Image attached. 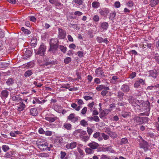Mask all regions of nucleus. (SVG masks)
<instances>
[{"instance_id": "52", "label": "nucleus", "mask_w": 159, "mask_h": 159, "mask_svg": "<svg viewBox=\"0 0 159 159\" xmlns=\"http://www.w3.org/2000/svg\"><path fill=\"white\" fill-rule=\"evenodd\" d=\"M70 87V84H62L61 86V88H66V89H68Z\"/></svg>"}, {"instance_id": "61", "label": "nucleus", "mask_w": 159, "mask_h": 159, "mask_svg": "<svg viewBox=\"0 0 159 159\" xmlns=\"http://www.w3.org/2000/svg\"><path fill=\"white\" fill-rule=\"evenodd\" d=\"M76 100L77 102V103L79 105V106H80V105H81L84 103L83 100L82 99H77Z\"/></svg>"}, {"instance_id": "49", "label": "nucleus", "mask_w": 159, "mask_h": 159, "mask_svg": "<svg viewBox=\"0 0 159 159\" xmlns=\"http://www.w3.org/2000/svg\"><path fill=\"white\" fill-rule=\"evenodd\" d=\"M90 136H82V140L84 142H86L89 139Z\"/></svg>"}, {"instance_id": "30", "label": "nucleus", "mask_w": 159, "mask_h": 159, "mask_svg": "<svg viewBox=\"0 0 159 159\" xmlns=\"http://www.w3.org/2000/svg\"><path fill=\"white\" fill-rule=\"evenodd\" d=\"M33 74V72L31 70H28L25 72L24 75L25 77L27 78L31 75Z\"/></svg>"}, {"instance_id": "19", "label": "nucleus", "mask_w": 159, "mask_h": 159, "mask_svg": "<svg viewBox=\"0 0 159 159\" xmlns=\"http://www.w3.org/2000/svg\"><path fill=\"white\" fill-rule=\"evenodd\" d=\"M96 89L97 91H99L102 89L109 90L110 89L108 87L106 86L105 85L101 84L98 85L96 88Z\"/></svg>"}, {"instance_id": "1", "label": "nucleus", "mask_w": 159, "mask_h": 159, "mask_svg": "<svg viewBox=\"0 0 159 159\" xmlns=\"http://www.w3.org/2000/svg\"><path fill=\"white\" fill-rule=\"evenodd\" d=\"M58 43L59 41L57 39H51L49 43L50 48L48 51L54 53L58 48Z\"/></svg>"}, {"instance_id": "31", "label": "nucleus", "mask_w": 159, "mask_h": 159, "mask_svg": "<svg viewBox=\"0 0 159 159\" xmlns=\"http://www.w3.org/2000/svg\"><path fill=\"white\" fill-rule=\"evenodd\" d=\"M71 107L77 111H79L81 108L80 106H78L75 103H72L71 105Z\"/></svg>"}, {"instance_id": "21", "label": "nucleus", "mask_w": 159, "mask_h": 159, "mask_svg": "<svg viewBox=\"0 0 159 159\" xmlns=\"http://www.w3.org/2000/svg\"><path fill=\"white\" fill-rule=\"evenodd\" d=\"M134 119L135 122L139 124H141L143 123L142 117L136 116L134 117Z\"/></svg>"}, {"instance_id": "13", "label": "nucleus", "mask_w": 159, "mask_h": 159, "mask_svg": "<svg viewBox=\"0 0 159 159\" xmlns=\"http://www.w3.org/2000/svg\"><path fill=\"white\" fill-rule=\"evenodd\" d=\"M95 72L98 77H102L105 76L104 72L101 68L99 67L96 70Z\"/></svg>"}, {"instance_id": "41", "label": "nucleus", "mask_w": 159, "mask_h": 159, "mask_svg": "<svg viewBox=\"0 0 159 159\" xmlns=\"http://www.w3.org/2000/svg\"><path fill=\"white\" fill-rule=\"evenodd\" d=\"M92 5L93 7L95 8H97L99 7V3L97 2H93L92 3Z\"/></svg>"}, {"instance_id": "50", "label": "nucleus", "mask_w": 159, "mask_h": 159, "mask_svg": "<svg viewBox=\"0 0 159 159\" xmlns=\"http://www.w3.org/2000/svg\"><path fill=\"white\" fill-rule=\"evenodd\" d=\"M110 136L113 139H115L117 137V135L116 133L114 132H112Z\"/></svg>"}, {"instance_id": "9", "label": "nucleus", "mask_w": 159, "mask_h": 159, "mask_svg": "<svg viewBox=\"0 0 159 159\" xmlns=\"http://www.w3.org/2000/svg\"><path fill=\"white\" fill-rule=\"evenodd\" d=\"M49 2L52 4H54L57 7V8H62L63 5L60 2L59 0H49Z\"/></svg>"}, {"instance_id": "26", "label": "nucleus", "mask_w": 159, "mask_h": 159, "mask_svg": "<svg viewBox=\"0 0 159 159\" xmlns=\"http://www.w3.org/2000/svg\"><path fill=\"white\" fill-rule=\"evenodd\" d=\"M105 151L109 152L111 153H115V151L112 148V146L107 147L104 148Z\"/></svg>"}, {"instance_id": "56", "label": "nucleus", "mask_w": 159, "mask_h": 159, "mask_svg": "<svg viewBox=\"0 0 159 159\" xmlns=\"http://www.w3.org/2000/svg\"><path fill=\"white\" fill-rule=\"evenodd\" d=\"M83 13L78 11H76L74 12V15L76 16H80L83 15Z\"/></svg>"}, {"instance_id": "64", "label": "nucleus", "mask_w": 159, "mask_h": 159, "mask_svg": "<svg viewBox=\"0 0 159 159\" xmlns=\"http://www.w3.org/2000/svg\"><path fill=\"white\" fill-rule=\"evenodd\" d=\"M100 159H110V157L106 155L103 154L101 156Z\"/></svg>"}, {"instance_id": "29", "label": "nucleus", "mask_w": 159, "mask_h": 159, "mask_svg": "<svg viewBox=\"0 0 159 159\" xmlns=\"http://www.w3.org/2000/svg\"><path fill=\"white\" fill-rule=\"evenodd\" d=\"M11 99L16 102H18L22 100V98L19 97V96H13L11 97Z\"/></svg>"}, {"instance_id": "59", "label": "nucleus", "mask_w": 159, "mask_h": 159, "mask_svg": "<svg viewBox=\"0 0 159 159\" xmlns=\"http://www.w3.org/2000/svg\"><path fill=\"white\" fill-rule=\"evenodd\" d=\"M93 20L95 22H98L99 20V17L98 15H95L93 18Z\"/></svg>"}, {"instance_id": "57", "label": "nucleus", "mask_w": 159, "mask_h": 159, "mask_svg": "<svg viewBox=\"0 0 159 159\" xmlns=\"http://www.w3.org/2000/svg\"><path fill=\"white\" fill-rule=\"evenodd\" d=\"M66 155V153L65 152L61 151V157L60 158L61 159H63L65 158V157Z\"/></svg>"}, {"instance_id": "45", "label": "nucleus", "mask_w": 159, "mask_h": 159, "mask_svg": "<svg viewBox=\"0 0 159 159\" xmlns=\"http://www.w3.org/2000/svg\"><path fill=\"white\" fill-rule=\"evenodd\" d=\"M129 115V113L125 111L121 113V116L123 118H126Z\"/></svg>"}, {"instance_id": "23", "label": "nucleus", "mask_w": 159, "mask_h": 159, "mask_svg": "<svg viewBox=\"0 0 159 159\" xmlns=\"http://www.w3.org/2000/svg\"><path fill=\"white\" fill-rule=\"evenodd\" d=\"M108 113V111L106 109L102 111L100 113L99 116L101 118H103Z\"/></svg>"}, {"instance_id": "12", "label": "nucleus", "mask_w": 159, "mask_h": 159, "mask_svg": "<svg viewBox=\"0 0 159 159\" xmlns=\"http://www.w3.org/2000/svg\"><path fill=\"white\" fill-rule=\"evenodd\" d=\"M149 76L152 77L153 78H156L158 75V72L156 70H151L149 71Z\"/></svg>"}, {"instance_id": "17", "label": "nucleus", "mask_w": 159, "mask_h": 159, "mask_svg": "<svg viewBox=\"0 0 159 159\" xmlns=\"http://www.w3.org/2000/svg\"><path fill=\"white\" fill-rule=\"evenodd\" d=\"M101 134L99 132H96L93 134V137L94 138L97 139L99 141H101L103 140L102 138L101 137Z\"/></svg>"}, {"instance_id": "63", "label": "nucleus", "mask_w": 159, "mask_h": 159, "mask_svg": "<svg viewBox=\"0 0 159 159\" xmlns=\"http://www.w3.org/2000/svg\"><path fill=\"white\" fill-rule=\"evenodd\" d=\"M108 90H102L101 93V94L103 97L105 96L108 92Z\"/></svg>"}, {"instance_id": "55", "label": "nucleus", "mask_w": 159, "mask_h": 159, "mask_svg": "<svg viewBox=\"0 0 159 159\" xmlns=\"http://www.w3.org/2000/svg\"><path fill=\"white\" fill-rule=\"evenodd\" d=\"M87 110L86 107H84L81 111V113L83 115H84L86 114Z\"/></svg>"}, {"instance_id": "11", "label": "nucleus", "mask_w": 159, "mask_h": 159, "mask_svg": "<svg viewBox=\"0 0 159 159\" xmlns=\"http://www.w3.org/2000/svg\"><path fill=\"white\" fill-rule=\"evenodd\" d=\"M145 84V81L142 79H139L138 80L136 81L134 84V87L135 88H138L140 86V85H143Z\"/></svg>"}, {"instance_id": "5", "label": "nucleus", "mask_w": 159, "mask_h": 159, "mask_svg": "<svg viewBox=\"0 0 159 159\" xmlns=\"http://www.w3.org/2000/svg\"><path fill=\"white\" fill-rule=\"evenodd\" d=\"M44 61L45 63L43 64V65L44 66L49 65H55L57 64L56 61H51L49 60V58L47 57H45L44 59Z\"/></svg>"}, {"instance_id": "20", "label": "nucleus", "mask_w": 159, "mask_h": 159, "mask_svg": "<svg viewBox=\"0 0 159 159\" xmlns=\"http://www.w3.org/2000/svg\"><path fill=\"white\" fill-rule=\"evenodd\" d=\"M47 143L44 142L43 143L39 144L38 148L41 150L45 151L46 150V147H47Z\"/></svg>"}, {"instance_id": "51", "label": "nucleus", "mask_w": 159, "mask_h": 159, "mask_svg": "<svg viewBox=\"0 0 159 159\" xmlns=\"http://www.w3.org/2000/svg\"><path fill=\"white\" fill-rule=\"evenodd\" d=\"M12 154V151H10L6 153L5 154V156L6 157L9 158L11 156Z\"/></svg>"}, {"instance_id": "18", "label": "nucleus", "mask_w": 159, "mask_h": 159, "mask_svg": "<svg viewBox=\"0 0 159 159\" xmlns=\"http://www.w3.org/2000/svg\"><path fill=\"white\" fill-rule=\"evenodd\" d=\"M109 13V11L108 9L105 8L99 10V13L101 16H106Z\"/></svg>"}, {"instance_id": "10", "label": "nucleus", "mask_w": 159, "mask_h": 159, "mask_svg": "<svg viewBox=\"0 0 159 159\" xmlns=\"http://www.w3.org/2000/svg\"><path fill=\"white\" fill-rule=\"evenodd\" d=\"M62 143V139L61 137H57L55 139L54 142V144L57 147H60Z\"/></svg>"}, {"instance_id": "47", "label": "nucleus", "mask_w": 159, "mask_h": 159, "mask_svg": "<svg viewBox=\"0 0 159 159\" xmlns=\"http://www.w3.org/2000/svg\"><path fill=\"white\" fill-rule=\"evenodd\" d=\"M80 124L83 126L85 127L88 125V123L84 120H82L80 122Z\"/></svg>"}, {"instance_id": "35", "label": "nucleus", "mask_w": 159, "mask_h": 159, "mask_svg": "<svg viewBox=\"0 0 159 159\" xmlns=\"http://www.w3.org/2000/svg\"><path fill=\"white\" fill-rule=\"evenodd\" d=\"M64 127L68 130H70L71 129V125L70 123H65Z\"/></svg>"}, {"instance_id": "32", "label": "nucleus", "mask_w": 159, "mask_h": 159, "mask_svg": "<svg viewBox=\"0 0 159 159\" xmlns=\"http://www.w3.org/2000/svg\"><path fill=\"white\" fill-rule=\"evenodd\" d=\"M85 151L86 153L90 154L93 153L94 152V150L90 148H86Z\"/></svg>"}, {"instance_id": "34", "label": "nucleus", "mask_w": 159, "mask_h": 159, "mask_svg": "<svg viewBox=\"0 0 159 159\" xmlns=\"http://www.w3.org/2000/svg\"><path fill=\"white\" fill-rule=\"evenodd\" d=\"M116 15V13L115 11H114L110 14L109 17V18L111 20H113L115 19Z\"/></svg>"}, {"instance_id": "8", "label": "nucleus", "mask_w": 159, "mask_h": 159, "mask_svg": "<svg viewBox=\"0 0 159 159\" xmlns=\"http://www.w3.org/2000/svg\"><path fill=\"white\" fill-rule=\"evenodd\" d=\"M7 89L3 90L1 92L0 96L3 100L6 99L9 95V92L7 90Z\"/></svg>"}, {"instance_id": "33", "label": "nucleus", "mask_w": 159, "mask_h": 159, "mask_svg": "<svg viewBox=\"0 0 159 159\" xmlns=\"http://www.w3.org/2000/svg\"><path fill=\"white\" fill-rule=\"evenodd\" d=\"M124 93L121 91H119L118 92L117 96L119 99V100L122 101L123 98Z\"/></svg>"}, {"instance_id": "37", "label": "nucleus", "mask_w": 159, "mask_h": 159, "mask_svg": "<svg viewBox=\"0 0 159 159\" xmlns=\"http://www.w3.org/2000/svg\"><path fill=\"white\" fill-rule=\"evenodd\" d=\"M59 49L64 53H65L67 50V48L63 45H60Z\"/></svg>"}, {"instance_id": "60", "label": "nucleus", "mask_w": 159, "mask_h": 159, "mask_svg": "<svg viewBox=\"0 0 159 159\" xmlns=\"http://www.w3.org/2000/svg\"><path fill=\"white\" fill-rule=\"evenodd\" d=\"M80 129H77L73 133V134L74 136H77L78 135H79V134H80Z\"/></svg>"}, {"instance_id": "43", "label": "nucleus", "mask_w": 159, "mask_h": 159, "mask_svg": "<svg viewBox=\"0 0 159 159\" xmlns=\"http://www.w3.org/2000/svg\"><path fill=\"white\" fill-rule=\"evenodd\" d=\"M32 53L30 50H26L25 53V55L27 57H29L31 55Z\"/></svg>"}, {"instance_id": "48", "label": "nucleus", "mask_w": 159, "mask_h": 159, "mask_svg": "<svg viewBox=\"0 0 159 159\" xmlns=\"http://www.w3.org/2000/svg\"><path fill=\"white\" fill-rule=\"evenodd\" d=\"M45 119L49 121V122H53L55 120V118L53 117H46L45 118Z\"/></svg>"}, {"instance_id": "28", "label": "nucleus", "mask_w": 159, "mask_h": 159, "mask_svg": "<svg viewBox=\"0 0 159 159\" xmlns=\"http://www.w3.org/2000/svg\"><path fill=\"white\" fill-rule=\"evenodd\" d=\"M30 113L31 115L34 116H35L38 114V111L36 109L33 108L30 110Z\"/></svg>"}, {"instance_id": "46", "label": "nucleus", "mask_w": 159, "mask_h": 159, "mask_svg": "<svg viewBox=\"0 0 159 159\" xmlns=\"http://www.w3.org/2000/svg\"><path fill=\"white\" fill-rule=\"evenodd\" d=\"M39 156L41 157H47L49 156V155L47 153H42L39 154Z\"/></svg>"}, {"instance_id": "7", "label": "nucleus", "mask_w": 159, "mask_h": 159, "mask_svg": "<svg viewBox=\"0 0 159 159\" xmlns=\"http://www.w3.org/2000/svg\"><path fill=\"white\" fill-rule=\"evenodd\" d=\"M79 117L75 116V114L74 113L70 114L67 118V119L71 121V122L75 123L78 120Z\"/></svg>"}, {"instance_id": "24", "label": "nucleus", "mask_w": 159, "mask_h": 159, "mask_svg": "<svg viewBox=\"0 0 159 159\" xmlns=\"http://www.w3.org/2000/svg\"><path fill=\"white\" fill-rule=\"evenodd\" d=\"M18 104L19 105L17 109V110L18 111L20 112L24 109L25 105L23 102H20Z\"/></svg>"}, {"instance_id": "6", "label": "nucleus", "mask_w": 159, "mask_h": 159, "mask_svg": "<svg viewBox=\"0 0 159 159\" xmlns=\"http://www.w3.org/2000/svg\"><path fill=\"white\" fill-rule=\"evenodd\" d=\"M58 37L59 39H64L66 35V32L60 28L58 29Z\"/></svg>"}, {"instance_id": "2", "label": "nucleus", "mask_w": 159, "mask_h": 159, "mask_svg": "<svg viewBox=\"0 0 159 159\" xmlns=\"http://www.w3.org/2000/svg\"><path fill=\"white\" fill-rule=\"evenodd\" d=\"M145 105H146V106L145 105L142 108L141 111L143 112L140 113V115L141 116H148L149 115V111L150 109L149 102L147 101Z\"/></svg>"}, {"instance_id": "40", "label": "nucleus", "mask_w": 159, "mask_h": 159, "mask_svg": "<svg viewBox=\"0 0 159 159\" xmlns=\"http://www.w3.org/2000/svg\"><path fill=\"white\" fill-rule=\"evenodd\" d=\"M2 150L4 152H6L10 149L9 147L7 145H3L2 147Z\"/></svg>"}, {"instance_id": "16", "label": "nucleus", "mask_w": 159, "mask_h": 159, "mask_svg": "<svg viewBox=\"0 0 159 159\" xmlns=\"http://www.w3.org/2000/svg\"><path fill=\"white\" fill-rule=\"evenodd\" d=\"M88 146L93 150L97 149L99 145L98 143L94 142H93L89 143L88 144Z\"/></svg>"}, {"instance_id": "22", "label": "nucleus", "mask_w": 159, "mask_h": 159, "mask_svg": "<svg viewBox=\"0 0 159 159\" xmlns=\"http://www.w3.org/2000/svg\"><path fill=\"white\" fill-rule=\"evenodd\" d=\"M14 80L12 78H10L6 80V83L9 86H12L14 83Z\"/></svg>"}, {"instance_id": "62", "label": "nucleus", "mask_w": 159, "mask_h": 159, "mask_svg": "<svg viewBox=\"0 0 159 159\" xmlns=\"http://www.w3.org/2000/svg\"><path fill=\"white\" fill-rule=\"evenodd\" d=\"M74 2L76 3L79 5H82L83 3V1L82 0H73Z\"/></svg>"}, {"instance_id": "58", "label": "nucleus", "mask_w": 159, "mask_h": 159, "mask_svg": "<svg viewBox=\"0 0 159 159\" xmlns=\"http://www.w3.org/2000/svg\"><path fill=\"white\" fill-rule=\"evenodd\" d=\"M96 40L98 42L101 43L103 42V39L100 37H98L96 38Z\"/></svg>"}, {"instance_id": "42", "label": "nucleus", "mask_w": 159, "mask_h": 159, "mask_svg": "<svg viewBox=\"0 0 159 159\" xmlns=\"http://www.w3.org/2000/svg\"><path fill=\"white\" fill-rule=\"evenodd\" d=\"M34 99L32 101L33 104H34L36 102L40 104H41L42 103V102L40 101L37 98H34Z\"/></svg>"}, {"instance_id": "44", "label": "nucleus", "mask_w": 159, "mask_h": 159, "mask_svg": "<svg viewBox=\"0 0 159 159\" xmlns=\"http://www.w3.org/2000/svg\"><path fill=\"white\" fill-rule=\"evenodd\" d=\"M101 135L102 136L101 137L104 140H107L109 138V136L104 133H102Z\"/></svg>"}, {"instance_id": "15", "label": "nucleus", "mask_w": 159, "mask_h": 159, "mask_svg": "<svg viewBox=\"0 0 159 159\" xmlns=\"http://www.w3.org/2000/svg\"><path fill=\"white\" fill-rule=\"evenodd\" d=\"M121 90L125 93L128 92L130 90V88L129 86L126 84H124L122 85Z\"/></svg>"}, {"instance_id": "54", "label": "nucleus", "mask_w": 159, "mask_h": 159, "mask_svg": "<svg viewBox=\"0 0 159 159\" xmlns=\"http://www.w3.org/2000/svg\"><path fill=\"white\" fill-rule=\"evenodd\" d=\"M87 132L90 136V135L92 134V133L93 132V130L89 127L87 128Z\"/></svg>"}, {"instance_id": "39", "label": "nucleus", "mask_w": 159, "mask_h": 159, "mask_svg": "<svg viewBox=\"0 0 159 159\" xmlns=\"http://www.w3.org/2000/svg\"><path fill=\"white\" fill-rule=\"evenodd\" d=\"M71 61V58L70 57H67L65 58L64 62L65 64H68Z\"/></svg>"}, {"instance_id": "36", "label": "nucleus", "mask_w": 159, "mask_h": 159, "mask_svg": "<svg viewBox=\"0 0 159 159\" xmlns=\"http://www.w3.org/2000/svg\"><path fill=\"white\" fill-rule=\"evenodd\" d=\"M21 30L25 34H29L31 33L30 31L27 29H25L24 27L21 28Z\"/></svg>"}, {"instance_id": "14", "label": "nucleus", "mask_w": 159, "mask_h": 159, "mask_svg": "<svg viewBox=\"0 0 159 159\" xmlns=\"http://www.w3.org/2000/svg\"><path fill=\"white\" fill-rule=\"evenodd\" d=\"M77 145V143L76 142L73 141L70 143H68L66 145V147L67 149H71L75 148Z\"/></svg>"}, {"instance_id": "53", "label": "nucleus", "mask_w": 159, "mask_h": 159, "mask_svg": "<svg viewBox=\"0 0 159 159\" xmlns=\"http://www.w3.org/2000/svg\"><path fill=\"white\" fill-rule=\"evenodd\" d=\"M80 134H79V136L81 138H82V136H84V135H85L86 134V132L85 131L82 130H80Z\"/></svg>"}, {"instance_id": "4", "label": "nucleus", "mask_w": 159, "mask_h": 159, "mask_svg": "<svg viewBox=\"0 0 159 159\" xmlns=\"http://www.w3.org/2000/svg\"><path fill=\"white\" fill-rule=\"evenodd\" d=\"M139 148L143 149L145 152H146L148 150V143L144 139L139 140Z\"/></svg>"}, {"instance_id": "3", "label": "nucleus", "mask_w": 159, "mask_h": 159, "mask_svg": "<svg viewBox=\"0 0 159 159\" xmlns=\"http://www.w3.org/2000/svg\"><path fill=\"white\" fill-rule=\"evenodd\" d=\"M46 51V47L43 44H41L39 49L37 50H34V52L36 54L39 55L41 56H44V52Z\"/></svg>"}, {"instance_id": "25", "label": "nucleus", "mask_w": 159, "mask_h": 159, "mask_svg": "<svg viewBox=\"0 0 159 159\" xmlns=\"http://www.w3.org/2000/svg\"><path fill=\"white\" fill-rule=\"evenodd\" d=\"M159 2V0H150L149 5L152 7H153L158 4Z\"/></svg>"}, {"instance_id": "27", "label": "nucleus", "mask_w": 159, "mask_h": 159, "mask_svg": "<svg viewBox=\"0 0 159 159\" xmlns=\"http://www.w3.org/2000/svg\"><path fill=\"white\" fill-rule=\"evenodd\" d=\"M101 26L104 30H106L108 27L109 25L107 22H103L101 23Z\"/></svg>"}, {"instance_id": "38", "label": "nucleus", "mask_w": 159, "mask_h": 159, "mask_svg": "<svg viewBox=\"0 0 159 159\" xmlns=\"http://www.w3.org/2000/svg\"><path fill=\"white\" fill-rule=\"evenodd\" d=\"M128 142V140L126 138H123L121 139L120 143V145H122L124 144H126Z\"/></svg>"}]
</instances>
